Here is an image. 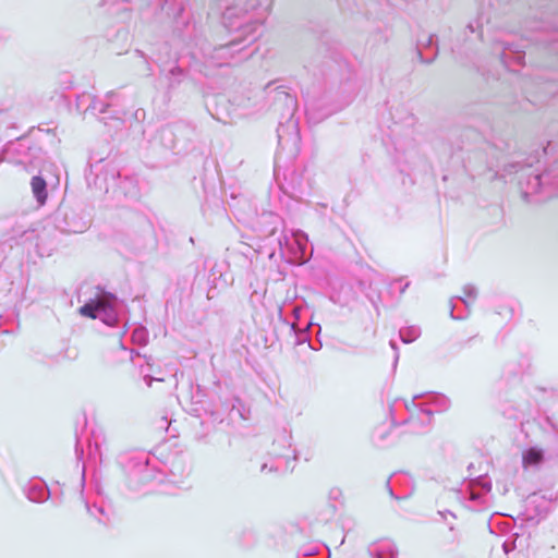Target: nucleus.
Instances as JSON below:
<instances>
[{
	"label": "nucleus",
	"mask_w": 558,
	"mask_h": 558,
	"mask_svg": "<svg viewBox=\"0 0 558 558\" xmlns=\"http://www.w3.org/2000/svg\"><path fill=\"white\" fill-rule=\"evenodd\" d=\"M80 313L86 317L99 318L106 325L113 326L118 322L117 299L113 296L99 298L83 305Z\"/></svg>",
	"instance_id": "nucleus-1"
},
{
	"label": "nucleus",
	"mask_w": 558,
	"mask_h": 558,
	"mask_svg": "<svg viewBox=\"0 0 558 558\" xmlns=\"http://www.w3.org/2000/svg\"><path fill=\"white\" fill-rule=\"evenodd\" d=\"M292 250L294 262L302 264L307 260L308 238L303 231L292 232Z\"/></svg>",
	"instance_id": "nucleus-2"
},
{
	"label": "nucleus",
	"mask_w": 558,
	"mask_h": 558,
	"mask_svg": "<svg viewBox=\"0 0 558 558\" xmlns=\"http://www.w3.org/2000/svg\"><path fill=\"white\" fill-rule=\"evenodd\" d=\"M31 185L35 198L40 205H44L47 198L45 180L40 177H34Z\"/></svg>",
	"instance_id": "nucleus-3"
},
{
	"label": "nucleus",
	"mask_w": 558,
	"mask_h": 558,
	"mask_svg": "<svg viewBox=\"0 0 558 558\" xmlns=\"http://www.w3.org/2000/svg\"><path fill=\"white\" fill-rule=\"evenodd\" d=\"M543 460V452L539 449L531 448L523 453L522 463L525 469L538 465Z\"/></svg>",
	"instance_id": "nucleus-4"
},
{
	"label": "nucleus",
	"mask_w": 558,
	"mask_h": 558,
	"mask_svg": "<svg viewBox=\"0 0 558 558\" xmlns=\"http://www.w3.org/2000/svg\"><path fill=\"white\" fill-rule=\"evenodd\" d=\"M421 335V329L417 326H409L400 330V338L404 343H410L417 339Z\"/></svg>",
	"instance_id": "nucleus-5"
},
{
	"label": "nucleus",
	"mask_w": 558,
	"mask_h": 558,
	"mask_svg": "<svg viewBox=\"0 0 558 558\" xmlns=\"http://www.w3.org/2000/svg\"><path fill=\"white\" fill-rule=\"evenodd\" d=\"M132 339L134 342L145 344L147 340L146 330L144 328H136L132 333Z\"/></svg>",
	"instance_id": "nucleus-6"
},
{
	"label": "nucleus",
	"mask_w": 558,
	"mask_h": 558,
	"mask_svg": "<svg viewBox=\"0 0 558 558\" xmlns=\"http://www.w3.org/2000/svg\"><path fill=\"white\" fill-rule=\"evenodd\" d=\"M475 293H476V291H475V288H474V287H472V286H466V287L464 288V294H465V298H466V299H472V298H474V296H475Z\"/></svg>",
	"instance_id": "nucleus-7"
},
{
	"label": "nucleus",
	"mask_w": 558,
	"mask_h": 558,
	"mask_svg": "<svg viewBox=\"0 0 558 558\" xmlns=\"http://www.w3.org/2000/svg\"><path fill=\"white\" fill-rule=\"evenodd\" d=\"M504 549H505V551H508L507 544L504 545Z\"/></svg>",
	"instance_id": "nucleus-8"
}]
</instances>
